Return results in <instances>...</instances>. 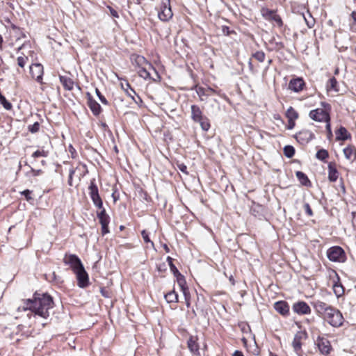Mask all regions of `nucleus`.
Masks as SVG:
<instances>
[{"instance_id": "1", "label": "nucleus", "mask_w": 356, "mask_h": 356, "mask_svg": "<svg viewBox=\"0 0 356 356\" xmlns=\"http://www.w3.org/2000/svg\"><path fill=\"white\" fill-rule=\"evenodd\" d=\"M54 305V302L50 295L35 292L32 298L22 300V305L19 306L17 310V312L30 310L34 313L35 316L46 319L49 316V310L52 309Z\"/></svg>"}, {"instance_id": "2", "label": "nucleus", "mask_w": 356, "mask_h": 356, "mask_svg": "<svg viewBox=\"0 0 356 356\" xmlns=\"http://www.w3.org/2000/svg\"><path fill=\"white\" fill-rule=\"evenodd\" d=\"M323 318L334 327H339L342 326L344 321V318L341 312L333 307H331Z\"/></svg>"}, {"instance_id": "3", "label": "nucleus", "mask_w": 356, "mask_h": 356, "mask_svg": "<svg viewBox=\"0 0 356 356\" xmlns=\"http://www.w3.org/2000/svg\"><path fill=\"white\" fill-rule=\"evenodd\" d=\"M327 257L333 262H344L346 260V253L340 246H332L327 250Z\"/></svg>"}, {"instance_id": "4", "label": "nucleus", "mask_w": 356, "mask_h": 356, "mask_svg": "<svg viewBox=\"0 0 356 356\" xmlns=\"http://www.w3.org/2000/svg\"><path fill=\"white\" fill-rule=\"evenodd\" d=\"M173 16L170 0H161L158 17L163 22H168Z\"/></svg>"}, {"instance_id": "5", "label": "nucleus", "mask_w": 356, "mask_h": 356, "mask_svg": "<svg viewBox=\"0 0 356 356\" xmlns=\"http://www.w3.org/2000/svg\"><path fill=\"white\" fill-rule=\"evenodd\" d=\"M90 197L94 204V205L98 208L102 209L103 201L99 194L98 187L95 183V179L90 180V183L88 187Z\"/></svg>"}, {"instance_id": "6", "label": "nucleus", "mask_w": 356, "mask_h": 356, "mask_svg": "<svg viewBox=\"0 0 356 356\" xmlns=\"http://www.w3.org/2000/svg\"><path fill=\"white\" fill-rule=\"evenodd\" d=\"M63 262L65 264L69 265L74 273L79 270L81 267H83L81 259L76 254H66L64 257Z\"/></svg>"}, {"instance_id": "7", "label": "nucleus", "mask_w": 356, "mask_h": 356, "mask_svg": "<svg viewBox=\"0 0 356 356\" xmlns=\"http://www.w3.org/2000/svg\"><path fill=\"white\" fill-rule=\"evenodd\" d=\"M309 117L314 121L327 122L330 121V116L328 112L323 108L312 110L309 114Z\"/></svg>"}, {"instance_id": "8", "label": "nucleus", "mask_w": 356, "mask_h": 356, "mask_svg": "<svg viewBox=\"0 0 356 356\" xmlns=\"http://www.w3.org/2000/svg\"><path fill=\"white\" fill-rule=\"evenodd\" d=\"M306 335L307 334L305 332H298L294 335L293 340L292 341V347L298 356H302V340L303 338H306Z\"/></svg>"}, {"instance_id": "9", "label": "nucleus", "mask_w": 356, "mask_h": 356, "mask_svg": "<svg viewBox=\"0 0 356 356\" xmlns=\"http://www.w3.org/2000/svg\"><path fill=\"white\" fill-rule=\"evenodd\" d=\"M136 63H138V65H145V68H147L148 72L152 73V72H154V75H152V80L154 81H160L161 76L159 74L158 72L154 68V67L145 59V57L142 56H138L136 58Z\"/></svg>"}, {"instance_id": "10", "label": "nucleus", "mask_w": 356, "mask_h": 356, "mask_svg": "<svg viewBox=\"0 0 356 356\" xmlns=\"http://www.w3.org/2000/svg\"><path fill=\"white\" fill-rule=\"evenodd\" d=\"M297 141L301 145H306L315 138L314 133L307 129H302L295 135Z\"/></svg>"}, {"instance_id": "11", "label": "nucleus", "mask_w": 356, "mask_h": 356, "mask_svg": "<svg viewBox=\"0 0 356 356\" xmlns=\"http://www.w3.org/2000/svg\"><path fill=\"white\" fill-rule=\"evenodd\" d=\"M31 77L37 82L42 83V76L44 74L43 66L40 63L32 64L29 67Z\"/></svg>"}, {"instance_id": "12", "label": "nucleus", "mask_w": 356, "mask_h": 356, "mask_svg": "<svg viewBox=\"0 0 356 356\" xmlns=\"http://www.w3.org/2000/svg\"><path fill=\"white\" fill-rule=\"evenodd\" d=\"M316 344L323 355H328L332 350L330 342L323 337L318 336L316 339Z\"/></svg>"}, {"instance_id": "13", "label": "nucleus", "mask_w": 356, "mask_h": 356, "mask_svg": "<svg viewBox=\"0 0 356 356\" xmlns=\"http://www.w3.org/2000/svg\"><path fill=\"white\" fill-rule=\"evenodd\" d=\"M77 279V284L80 288H86L89 284V278L84 266L74 273Z\"/></svg>"}, {"instance_id": "14", "label": "nucleus", "mask_w": 356, "mask_h": 356, "mask_svg": "<svg viewBox=\"0 0 356 356\" xmlns=\"http://www.w3.org/2000/svg\"><path fill=\"white\" fill-rule=\"evenodd\" d=\"M293 310L299 315L309 314L311 313V309L308 304L304 301H298L293 305Z\"/></svg>"}, {"instance_id": "15", "label": "nucleus", "mask_w": 356, "mask_h": 356, "mask_svg": "<svg viewBox=\"0 0 356 356\" xmlns=\"http://www.w3.org/2000/svg\"><path fill=\"white\" fill-rule=\"evenodd\" d=\"M312 305L315 309L317 314L322 318L327 314V312L331 309L332 306L327 305V303L316 300L312 302Z\"/></svg>"}, {"instance_id": "16", "label": "nucleus", "mask_w": 356, "mask_h": 356, "mask_svg": "<svg viewBox=\"0 0 356 356\" xmlns=\"http://www.w3.org/2000/svg\"><path fill=\"white\" fill-rule=\"evenodd\" d=\"M305 85V83L302 78H293L291 79L289 83V89L295 92H300L303 90Z\"/></svg>"}, {"instance_id": "17", "label": "nucleus", "mask_w": 356, "mask_h": 356, "mask_svg": "<svg viewBox=\"0 0 356 356\" xmlns=\"http://www.w3.org/2000/svg\"><path fill=\"white\" fill-rule=\"evenodd\" d=\"M87 104L92 114L98 116L102 112V107L99 104L92 98L89 92H87Z\"/></svg>"}, {"instance_id": "18", "label": "nucleus", "mask_w": 356, "mask_h": 356, "mask_svg": "<svg viewBox=\"0 0 356 356\" xmlns=\"http://www.w3.org/2000/svg\"><path fill=\"white\" fill-rule=\"evenodd\" d=\"M263 16L267 19L275 22L279 26H282L283 24L280 16L275 10L266 9L263 11Z\"/></svg>"}, {"instance_id": "19", "label": "nucleus", "mask_w": 356, "mask_h": 356, "mask_svg": "<svg viewBox=\"0 0 356 356\" xmlns=\"http://www.w3.org/2000/svg\"><path fill=\"white\" fill-rule=\"evenodd\" d=\"M274 309L283 316H286L289 313V305L286 301L280 300L276 302L274 304Z\"/></svg>"}, {"instance_id": "20", "label": "nucleus", "mask_w": 356, "mask_h": 356, "mask_svg": "<svg viewBox=\"0 0 356 356\" xmlns=\"http://www.w3.org/2000/svg\"><path fill=\"white\" fill-rule=\"evenodd\" d=\"M175 277L177 278V282L179 287L181 288V291L184 296H187L189 295L188 288L186 286V282L185 277L183 275H181L179 272L178 273L174 274Z\"/></svg>"}, {"instance_id": "21", "label": "nucleus", "mask_w": 356, "mask_h": 356, "mask_svg": "<svg viewBox=\"0 0 356 356\" xmlns=\"http://www.w3.org/2000/svg\"><path fill=\"white\" fill-rule=\"evenodd\" d=\"M175 277L177 278V282L179 287L181 288V291L184 296H187L189 295L188 288L186 286V282L185 277L183 275H181L179 272L178 273L174 274Z\"/></svg>"}, {"instance_id": "22", "label": "nucleus", "mask_w": 356, "mask_h": 356, "mask_svg": "<svg viewBox=\"0 0 356 356\" xmlns=\"http://www.w3.org/2000/svg\"><path fill=\"white\" fill-rule=\"evenodd\" d=\"M197 337L190 336L187 341L188 348L190 351L194 355H200L199 344L197 342Z\"/></svg>"}, {"instance_id": "23", "label": "nucleus", "mask_w": 356, "mask_h": 356, "mask_svg": "<svg viewBox=\"0 0 356 356\" xmlns=\"http://www.w3.org/2000/svg\"><path fill=\"white\" fill-rule=\"evenodd\" d=\"M335 134L336 140L337 141H344L351 138L350 134H349L346 128L343 126H341L337 130H336Z\"/></svg>"}, {"instance_id": "24", "label": "nucleus", "mask_w": 356, "mask_h": 356, "mask_svg": "<svg viewBox=\"0 0 356 356\" xmlns=\"http://www.w3.org/2000/svg\"><path fill=\"white\" fill-rule=\"evenodd\" d=\"M328 179L331 182L337 181L339 177V172L336 168L334 163L330 162L328 163Z\"/></svg>"}, {"instance_id": "25", "label": "nucleus", "mask_w": 356, "mask_h": 356, "mask_svg": "<svg viewBox=\"0 0 356 356\" xmlns=\"http://www.w3.org/2000/svg\"><path fill=\"white\" fill-rule=\"evenodd\" d=\"M343 154L345 157L354 162L356 161V148L353 145H348L343 149Z\"/></svg>"}, {"instance_id": "26", "label": "nucleus", "mask_w": 356, "mask_h": 356, "mask_svg": "<svg viewBox=\"0 0 356 356\" xmlns=\"http://www.w3.org/2000/svg\"><path fill=\"white\" fill-rule=\"evenodd\" d=\"M204 116L200 107L197 105L191 106V118L194 122L202 120Z\"/></svg>"}, {"instance_id": "27", "label": "nucleus", "mask_w": 356, "mask_h": 356, "mask_svg": "<svg viewBox=\"0 0 356 356\" xmlns=\"http://www.w3.org/2000/svg\"><path fill=\"white\" fill-rule=\"evenodd\" d=\"M59 79L65 90L70 91L73 89L74 83L71 78L66 76L60 75Z\"/></svg>"}, {"instance_id": "28", "label": "nucleus", "mask_w": 356, "mask_h": 356, "mask_svg": "<svg viewBox=\"0 0 356 356\" xmlns=\"http://www.w3.org/2000/svg\"><path fill=\"white\" fill-rule=\"evenodd\" d=\"M98 219L102 226V234L104 236L109 233L108 224L110 222V217L109 216H106L104 217L98 218Z\"/></svg>"}, {"instance_id": "29", "label": "nucleus", "mask_w": 356, "mask_h": 356, "mask_svg": "<svg viewBox=\"0 0 356 356\" xmlns=\"http://www.w3.org/2000/svg\"><path fill=\"white\" fill-rule=\"evenodd\" d=\"M296 176L302 185L307 187L311 186L312 183L306 174L301 171H297Z\"/></svg>"}, {"instance_id": "30", "label": "nucleus", "mask_w": 356, "mask_h": 356, "mask_svg": "<svg viewBox=\"0 0 356 356\" xmlns=\"http://www.w3.org/2000/svg\"><path fill=\"white\" fill-rule=\"evenodd\" d=\"M138 75L143 78L144 79H152V73L151 72H148V70H147V68H145V65H138Z\"/></svg>"}, {"instance_id": "31", "label": "nucleus", "mask_w": 356, "mask_h": 356, "mask_svg": "<svg viewBox=\"0 0 356 356\" xmlns=\"http://www.w3.org/2000/svg\"><path fill=\"white\" fill-rule=\"evenodd\" d=\"M164 298L168 303H175L178 302V294L175 291V290L165 294Z\"/></svg>"}, {"instance_id": "32", "label": "nucleus", "mask_w": 356, "mask_h": 356, "mask_svg": "<svg viewBox=\"0 0 356 356\" xmlns=\"http://www.w3.org/2000/svg\"><path fill=\"white\" fill-rule=\"evenodd\" d=\"M327 90L328 91L333 90L335 92L339 91L338 82L334 77L330 78L327 83Z\"/></svg>"}, {"instance_id": "33", "label": "nucleus", "mask_w": 356, "mask_h": 356, "mask_svg": "<svg viewBox=\"0 0 356 356\" xmlns=\"http://www.w3.org/2000/svg\"><path fill=\"white\" fill-rule=\"evenodd\" d=\"M25 165L29 166V168H30L29 171L25 173V176L28 178L39 176L43 173V171L42 170H35L33 168H31L26 162H25Z\"/></svg>"}, {"instance_id": "34", "label": "nucleus", "mask_w": 356, "mask_h": 356, "mask_svg": "<svg viewBox=\"0 0 356 356\" xmlns=\"http://www.w3.org/2000/svg\"><path fill=\"white\" fill-rule=\"evenodd\" d=\"M122 88L126 92L127 95L131 99H134V95H136L135 90L131 87L130 84L126 81L124 84L121 83Z\"/></svg>"}, {"instance_id": "35", "label": "nucleus", "mask_w": 356, "mask_h": 356, "mask_svg": "<svg viewBox=\"0 0 356 356\" xmlns=\"http://www.w3.org/2000/svg\"><path fill=\"white\" fill-rule=\"evenodd\" d=\"M286 116L288 120H296L298 118V113L293 107L290 106L286 112Z\"/></svg>"}, {"instance_id": "36", "label": "nucleus", "mask_w": 356, "mask_h": 356, "mask_svg": "<svg viewBox=\"0 0 356 356\" xmlns=\"http://www.w3.org/2000/svg\"><path fill=\"white\" fill-rule=\"evenodd\" d=\"M329 156L328 152L325 149H321L317 151L316 154V158L321 161H325Z\"/></svg>"}, {"instance_id": "37", "label": "nucleus", "mask_w": 356, "mask_h": 356, "mask_svg": "<svg viewBox=\"0 0 356 356\" xmlns=\"http://www.w3.org/2000/svg\"><path fill=\"white\" fill-rule=\"evenodd\" d=\"M284 154L287 158H292L295 154V149L291 145H286L284 147Z\"/></svg>"}, {"instance_id": "38", "label": "nucleus", "mask_w": 356, "mask_h": 356, "mask_svg": "<svg viewBox=\"0 0 356 356\" xmlns=\"http://www.w3.org/2000/svg\"><path fill=\"white\" fill-rule=\"evenodd\" d=\"M333 290L337 297L341 296L344 293V289L341 283H335L333 285Z\"/></svg>"}, {"instance_id": "39", "label": "nucleus", "mask_w": 356, "mask_h": 356, "mask_svg": "<svg viewBox=\"0 0 356 356\" xmlns=\"http://www.w3.org/2000/svg\"><path fill=\"white\" fill-rule=\"evenodd\" d=\"M200 123L201 128L204 131H208L210 129L209 120L207 117H204L202 120L197 121Z\"/></svg>"}, {"instance_id": "40", "label": "nucleus", "mask_w": 356, "mask_h": 356, "mask_svg": "<svg viewBox=\"0 0 356 356\" xmlns=\"http://www.w3.org/2000/svg\"><path fill=\"white\" fill-rule=\"evenodd\" d=\"M0 104L6 110H10L12 108L11 103H10L3 95H0Z\"/></svg>"}, {"instance_id": "41", "label": "nucleus", "mask_w": 356, "mask_h": 356, "mask_svg": "<svg viewBox=\"0 0 356 356\" xmlns=\"http://www.w3.org/2000/svg\"><path fill=\"white\" fill-rule=\"evenodd\" d=\"M166 260H167V261L168 263V265L170 266V270L172 271L173 275L175 274V273H178V272H179V271L178 270L177 267L173 264V259L168 256L167 257Z\"/></svg>"}, {"instance_id": "42", "label": "nucleus", "mask_w": 356, "mask_h": 356, "mask_svg": "<svg viewBox=\"0 0 356 356\" xmlns=\"http://www.w3.org/2000/svg\"><path fill=\"white\" fill-rule=\"evenodd\" d=\"M252 56L259 62H264V61L265 54L262 51H258L255 52Z\"/></svg>"}, {"instance_id": "43", "label": "nucleus", "mask_w": 356, "mask_h": 356, "mask_svg": "<svg viewBox=\"0 0 356 356\" xmlns=\"http://www.w3.org/2000/svg\"><path fill=\"white\" fill-rule=\"evenodd\" d=\"M40 129V124L35 122L34 124L28 126V130L32 134L37 133Z\"/></svg>"}, {"instance_id": "44", "label": "nucleus", "mask_w": 356, "mask_h": 356, "mask_svg": "<svg viewBox=\"0 0 356 356\" xmlns=\"http://www.w3.org/2000/svg\"><path fill=\"white\" fill-rule=\"evenodd\" d=\"M29 58L27 56H19L17 59V65L20 67H24L26 63V62L28 61Z\"/></svg>"}, {"instance_id": "45", "label": "nucleus", "mask_w": 356, "mask_h": 356, "mask_svg": "<svg viewBox=\"0 0 356 356\" xmlns=\"http://www.w3.org/2000/svg\"><path fill=\"white\" fill-rule=\"evenodd\" d=\"M48 156V152L44 151V149L42 150H37L34 152L32 154V157L33 158H38L40 156L47 157Z\"/></svg>"}, {"instance_id": "46", "label": "nucleus", "mask_w": 356, "mask_h": 356, "mask_svg": "<svg viewBox=\"0 0 356 356\" xmlns=\"http://www.w3.org/2000/svg\"><path fill=\"white\" fill-rule=\"evenodd\" d=\"M95 92H96V95L98 97L99 99L100 100V102L103 104H105V105H107L108 104V102L107 101V99L105 98V97L101 93V92L99 90L98 88H96L95 89Z\"/></svg>"}, {"instance_id": "47", "label": "nucleus", "mask_w": 356, "mask_h": 356, "mask_svg": "<svg viewBox=\"0 0 356 356\" xmlns=\"http://www.w3.org/2000/svg\"><path fill=\"white\" fill-rule=\"evenodd\" d=\"M305 20V22L309 28H312L314 26V19L309 14V18H307L305 15L303 16Z\"/></svg>"}, {"instance_id": "48", "label": "nucleus", "mask_w": 356, "mask_h": 356, "mask_svg": "<svg viewBox=\"0 0 356 356\" xmlns=\"http://www.w3.org/2000/svg\"><path fill=\"white\" fill-rule=\"evenodd\" d=\"M142 237L144 241L147 243H151L152 246H154V243L150 240L148 233L145 230L141 232Z\"/></svg>"}, {"instance_id": "49", "label": "nucleus", "mask_w": 356, "mask_h": 356, "mask_svg": "<svg viewBox=\"0 0 356 356\" xmlns=\"http://www.w3.org/2000/svg\"><path fill=\"white\" fill-rule=\"evenodd\" d=\"M326 131H327V138L329 140H331L333 136L332 131L331 129L330 121L326 123Z\"/></svg>"}, {"instance_id": "50", "label": "nucleus", "mask_w": 356, "mask_h": 356, "mask_svg": "<svg viewBox=\"0 0 356 356\" xmlns=\"http://www.w3.org/2000/svg\"><path fill=\"white\" fill-rule=\"evenodd\" d=\"M75 173V169L72 168L69 170V177H68V181H67V184L69 186H72V179H73V175H74Z\"/></svg>"}, {"instance_id": "51", "label": "nucleus", "mask_w": 356, "mask_h": 356, "mask_svg": "<svg viewBox=\"0 0 356 356\" xmlns=\"http://www.w3.org/2000/svg\"><path fill=\"white\" fill-rule=\"evenodd\" d=\"M270 42L274 44L277 49H281L284 47V44L282 42L275 41V38L271 39Z\"/></svg>"}, {"instance_id": "52", "label": "nucleus", "mask_w": 356, "mask_h": 356, "mask_svg": "<svg viewBox=\"0 0 356 356\" xmlns=\"http://www.w3.org/2000/svg\"><path fill=\"white\" fill-rule=\"evenodd\" d=\"M196 92H197V94L200 97L201 100H203L202 97L204 96V95H206V90H205V88H204L202 87H198L196 89Z\"/></svg>"}, {"instance_id": "53", "label": "nucleus", "mask_w": 356, "mask_h": 356, "mask_svg": "<svg viewBox=\"0 0 356 356\" xmlns=\"http://www.w3.org/2000/svg\"><path fill=\"white\" fill-rule=\"evenodd\" d=\"M304 209H305V213L309 216H313V211L309 204V203H305L304 204Z\"/></svg>"}, {"instance_id": "54", "label": "nucleus", "mask_w": 356, "mask_h": 356, "mask_svg": "<svg viewBox=\"0 0 356 356\" xmlns=\"http://www.w3.org/2000/svg\"><path fill=\"white\" fill-rule=\"evenodd\" d=\"M222 33L225 35H229L232 33H234V31H231L229 28L227 26H222Z\"/></svg>"}, {"instance_id": "55", "label": "nucleus", "mask_w": 356, "mask_h": 356, "mask_svg": "<svg viewBox=\"0 0 356 356\" xmlns=\"http://www.w3.org/2000/svg\"><path fill=\"white\" fill-rule=\"evenodd\" d=\"M100 209V211H98L97 213V218H100V217H104V216H108L106 212V210L105 209L102 207V209Z\"/></svg>"}, {"instance_id": "56", "label": "nucleus", "mask_w": 356, "mask_h": 356, "mask_svg": "<svg viewBox=\"0 0 356 356\" xmlns=\"http://www.w3.org/2000/svg\"><path fill=\"white\" fill-rule=\"evenodd\" d=\"M31 193V191L26 189L22 192V195H23L27 200H29L31 199V197L30 196Z\"/></svg>"}, {"instance_id": "57", "label": "nucleus", "mask_w": 356, "mask_h": 356, "mask_svg": "<svg viewBox=\"0 0 356 356\" xmlns=\"http://www.w3.org/2000/svg\"><path fill=\"white\" fill-rule=\"evenodd\" d=\"M108 8L110 11V13L111 15L113 17H115V18H118L119 17V15H118V13L115 10L113 9L112 7L111 6H108Z\"/></svg>"}, {"instance_id": "58", "label": "nucleus", "mask_w": 356, "mask_h": 356, "mask_svg": "<svg viewBox=\"0 0 356 356\" xmlns=\"http://www.w3.org/2000/svg\"><path fill=\"white\" fill-rule=\"evenodd\" d=\"M296 120H288V124H287V129H293L296 125L295 123Z\"/></svg>"}, {"instance_id": "59", "label": "nucleus", "mask_w": 356, "mask_h": 356, "mask_svg": "<svg viewBox=\"0 0 356 356\" xmlns=\"http://www.w3.org/2000/svg\"><path fill=\"white\" fill-rule=\"evenodd\" d=\"M178 168H179V170L181 171L182 172L187 173V172H186L187 167L184 163L179 164Z\"/></svg>"}, {"instance_id": "60", "label": "nucleus", "mask_w": 356, "mask_h": 356, "mask_svg": "<svg viewBox=\"0 0 356 356\" xmlns=\"http://www.w3.org/2000/svg\"><path fill=\"white\" fill-rule=\"evenodd\" d=\"M100 292H101V294L102 295V296H104L105 298L108 297V292H107V291L105 290V289L101 288Z\"/></svg>"}, {"instance_id": "61", "label": "nucleus", "mask_w": 356, "mask_h": 356, "mask_svg": "<svg viewBox=\"0 0 356 356\" xmlns=\"http://www.w3.org/2000/svg\"><path fill=\"white\" fill-rule=\"evenodd\" d=\"M232 356H244V355L241 350H235L232 354Z\"/></svg>"}, {"instance_id": "62", "label": "nucleus", "mask_w": 356, "mask_h": 356, "mask_svg": "<svg viewBox=\"0 0 356 356\" xmlns=\"http://www.w3.org/2000/svg\"><path fill=\"white\" fill-rule=\"evenodd\" d=\"M185 300H186V305L187 307H190L191 303H190V294L187 296H184Z\"/></svg>"}, {"instance_id": "63", "label": "nucleus", "mask_w": 356, "mask_h": 356, "mask_svg": "<svg viewBox=\"0 0 356 356\" xmlns=\"http://www.w3.org/2000/svg\"><path fill=\"white\" fill-rule=\"evenodd\" d=\"M132 99L138 104L143 102L141 98L139 96H137V99H136L134 97Z\"/></svg>"}, {"instance_id": "64", "label": "nucleus", "mask_w": 356, "mask_h": 356, "mask_svg": "<svg viewBox=\"0 0 356 356\" xmlns=\"http://www.w3.org/2000/svg\"><path fill=\"white\" fill-rule=\"evenodd\" d=\"M340 188H341V190L342 193H346V188H345L344 184H343V182L342 181H341V183L340 184Z\"/></svg>"}]
</instances>
